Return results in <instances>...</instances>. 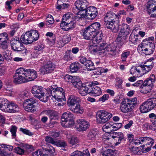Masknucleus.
I'll use <instances>...</instances> for the list:
<instances>
[{"mask_svg":"<svg viewBox=\"0 0 156 156\" xmlns=\"http://www.w3.org/2000/svg\"><path fill=\"white\" fill-rule=\"evenodd\" d=\"M37 77V73L34 69L20 68L16 70L13 82L16 84H20L33 80Z\"/></svg>","mask_w":156,"mask_h":156,"instance_id":"f257e3e1","label":"nucleus"},{"mask_svg":"<svg viewBox=\"0 0 156 156\" xmlns=\"http://www.w3.org/2000/svg\"><path fill=\"white\" fill-rule=\"evenodd\" d=\"M75 24L74 22L72 21L70 13H67L63 16L60 26L64 30L67 31L74 27Z\"/></svg>","mask_w":156,"mask_h":156,"instance_id":"f03ea898","label":"nucleus"},{"mask_svg":"<svg viewBox=\"0 0 156 156\" xmlns=\"http://www.w3.org/2000/svg\"><path fill=\"white\" fill-rule=\"evenodd\" d=\"M31 92L34 97L38 98L41 101L46 102L47 97L44 93L42 87L38 86H34L32 88Z\"/></svg>","mask_w":156,"mask_h":156,"instance_id":"7ed1b4c3","label":"nucleus"},{"mask_svg":"<svg viewBox=\"0 0 156 156\" xmlns=\"http://www.w3.org/2000/svg\"><path fill=\"white\" fill-rule=\"evenodd\" d=\"M156 106V98H150L144 102L140 108L142 113H147L153 109Z\"/></svg>","mask_w":156,"mask_h":156,"instance_id":"20e7f679","label":"nucleus"},{"mask_svg":"<svg viewBox=\"0 0 156 156\" xmlns=\"http://www.w3.org/2000/svg\"><path fill=\"white\" fill-rule=\"evenodd\" d=\"M112 114L104 110L99 111L97 114V120L100 124L107 122L112 116Z\"/></svg>","mask_w":156,"mask_h":156,"instance_id":"39448f33","label":"nucleus"},{"mask_svg":"<svg viewBox=\"0 0 156 156\" xmlns=\"http://www.w3.org/2000/svg\"><path fill=\"white\" fill-rule=\"evenodd\" d=\"M55 68V65L51 61H46L44 62V65L42 66L39 69L41 73L43 74L51 73Z\"/></svg>","mask_w":156,"mask_h":156,"instance_id":"423d86ee","label":"nucleus"},{"mask_svg":"<svg viewBox=\"0 0 156 156\" xmlns=\"http://www.w3.org/2000/svg\"><path fill=\"white\" fill-rule=\"evenodd\" d=\"M143 44L142 47H141L142 53L146 55H149L152 54L154 50L155 45L154 43H146L145 41H143Z\"/></svg>","mask_w":156,"mask_h":156,"instance_id":"0eeeda50","label":"nucleus"},{"mask_svg":"<svg viewBox=\"0 0 156 156\" xmlns=\"http://www.w3.org/2000/svg\"><path fill=\"white\" fill-rule=\"evenodd\" d=\"M102 52L104 55H109L111 56H115L118 55L116 46L111 44L107 46L106 43L105 45L104 48L103 49Z\"/></svg>","mask_w":156,"mask_h":156,"instance_id":"6e6552de","label":"nucleus"},{"mask_svg":"<svg viewBox=\"0 0 156 156\" xmlns=\"http://www.w3.org/2000/svg\"><path fill=\"white\" fill-rule=\"evenodd\" d=\"M104 25L107 28L111 29L114 33L118 31L119 26V20H104Z\"/></svg>","mask_w":156,"mask_h":156,"instance_id":"1a4fd4ad","label":"nucleus"},{"mask_svg":"<svg viewBox=\"0 0 156 156\" xmlns=\"http://www.w3.org/2000/svg\"><path fill=\"white\" fill-rule=\"evenodd\" d=\"M43 149L46 154H44L42 151L38 150L33 153V156H49L53 154L55 152L54 148L51 146L47 148L43 147Z\"/></svg>","mask_w":156,"mask_h":156,"instance_id":"9d476101","label":"nucleus"},{"mask_svg":"<svg viewBox=\"0 0 156 156\" xmlns=\"http://www.w3.org/2000/svg\"><path fill=\"white\" fill-rule=\"evenodd\" d=\"M25 101L27 103V105L24 107V109L29 112H34L36 109L35 104L37 103V101L32 98L27 99Z\"/></svg>","mask_w":156,"mask_h":156,"instance_id":"9b49d317","label":"nucleus"},{"mask_svg":"<svg viewBox=\"0 0 156 156\" xmlns=\"http://www.w3.org/2000/svg\"><path fill=\"white\" fill-rule=\"evenodd\" d=\"M52 96L57 100L58 102H62L66 100L64 90L61 87L58 88L55 93L53 92Z\"/></svg>","mask_w":156,"mask_h":156,"instance_id":"f8f14e48","label":"nucleus"},{"mask_svg":"<svg viewBox=\"0 0 156 156\" xmlns=\"http://www.w3.org/2000/svg\"><path fill=\"white\" fill-rule=\"evenodd\" d=\"M17 37L12 38L10 41L11 49L14 51H20L21 50V48H23V43Z\"/></svg>","mask_w":156,"mask_h":156,"instance_id":"ddd939ff","label":"nucleus"},{"mask_svg":"<svg viewBox=\"0 0 156 156\" xmlns=\"http://www.w3.org/2000/svg\"><path fill=\"white\" fill-rule=\"evenodd\" d=\"M91 83L87 82L85 84H82L80 86L79 88H77L79 89L80 93L83 96H84L87 93L90 94L91 92L90 89L91 87L90 86Z\"/></svg>","mask_w":156,"mask_h":156,"instance_id":"4468645a","label":"nucleus"},{"mask_svg":"<svg viewBox=\"0 0 156 156\" xmlns=\"http://www.w3.org/2000/svg\"><path fill=\"white\" fill-rule=\"evenodd\" d=\"M79 61L81 63L84 65L88 71L93 70L95 69L94 63L91 60L87 59L84 56L80 57Z\"/></svg>","mask_w":156,"mask_h":156,"instance_id":"2eb2a0df","label":"nucleus"},{"mask_svg":"<svg viewBox=\"0 0 156 156\" xmlns=\"http://www.w3.org/2000/svg\"><path fill=\"white\" fill-rule=\"evenodd\" d=\"M105 43H102L95 45L90 44L89 47V50L91 53L95 54L98 51H102L104 49Z\"/></svg>","mask_w":156,"mask_h":156,"instance_id":"dca6fc26","label":"nucleus"},{"mask_svg":"<svg viewBox=\"0 0 156 156\" xmlns=\"http://www.w3.org/2000/svg\"><path fill=\"white\" fill-rule=\"evenodd\" d=\"M87 19L93 20L95 19L97 16L98 11L97 8L94 6H90L87 9Z\"/></svg>","mask_w":156,"mask_h":156,"instance_id":"f3484780","label":"nucleus"},{"mask_svg":"<svg viewBox=\"0 0 156 156\" xmlns=\"http://www.w3.org/2000/svg\"><path fill=\"white\" fill-rule=\"evenodd\" d=\"M110 134L112 138L116 141L115 144L116 146L119 144L122 140H124L123 134L121 132H111Z\"/></svg>","mask_w":156,"mask_h":156,"instance_id":"a211bd4d","label":"nucleus"},{"mask_svg":"<svg viewBox=\"0 0 156 156\" xmlns=\"http://www.w3.org/2000/svg\"><path fill=\"white\" fill-rule=\"evenodd\" d=\"M153 86V83L148 78L146 79L144 82H143V85L140 86V88L146 90L145 93H147L150 92Z\"/></svg>","mask_w":156,"mask_h":156,"instance_id":"6ab92c4d","label":"nucleus"},{"mask_svg":"<svg viewBox=\"0 0 156 156\" xmlns=\"http://www.w3.org/2000/svg\"><path fill=\"white\" fill-rule=\"evenodd\" d=\"M76 122L79 124L78 129L79 131H84L89 128L90 124L85 120L83 119H79L76 120Z\"/></svg>","mask_w":156,"mask_h":156,"instance_id":"aec40b11","label":"nucleus"},{"mask_svg":"<svg viewBox=\"0 0 156 156\" xmlns=\"http://www.w3.org/2000/svg\"><path fill=\"white\" fill-rule=\"evenodd\" d=\"M81 102L80 98L75 95H70L67 101V105L68 106H73L77 103H79Z\"/></svg>","mask_w":156,"mask_h":156,"instance_id":"412c9836","label":"nucleus"},{"mask_svg":"<svg viewBox=\"0 0 156 156\" xmlns=\"http://www.w3.org/2000/svg\"><path fill=\"white\" fill-rule=\"evenodd\" d=\"M103 34L101 31H99L95 33L94 35V37L92 38V42L95 44H100L102 43H105L102 41L104 37Z\"/></svg>","mask_w":156,"mask_h":156,"instance_id":"4be33fe9","label":"nucleus"},{"mask_svg":"<svg viewBox=\"0 0 156 156\" xmlns=\"http://www.w3.org/2000/svg\"><path fill=\"white\" fill-rule=\"evenodd\" d=\"M32 40L29 31L24 35H22L20 37L21 42L24 44H27L32 43L33 42Z\"/></svg>","mask_w":156,"mask_h":156,"instance_id":"5701e85b","label":"nucleus"},{"mask_svg":"<svg viewBox=\"0 0 156 156\" xmlns=\"http://www.w3.org/2000/svg\"><path fill=\"white\" fill-rule=\"evenodd\" d=\"M75 5L80 10H86L88 6V2L86 0H79L75 2Z\"/></svg>","mask_w":156,"mask_h":156,"instance_id":"b1692460","label":"nucleus"},{"mask_svg":"<svg viewBox=\"0 0 156 156\" xmlns=\"http://www.w3.org/2000/svg\"><path fill=\"white\" fill-rule=\"evenodd\" d=\"M18 111L19 107L18 106L13 102L9 101L5 112L14 113L18 112Z\"/></svg>","mask_w":156,"mask_h":156,"instance_id":"393cba45","label":"nucleus"},{"mask_svg":"<svg viewBox=\"0 0 156 156\" xmlns=\"http://www.w3.org/2000/svg\"><path fill=\"white\" fill-rule=\"evenodd\" d=\"M120 109L122 112L125 113L130 112L133 110L132 108L123 99L120 104Z\"/></svg>","mask_w":156,"mask_h":156,"instance_id":"a878e982","label":"nucleus"},{"mask_svg":"<svg viewBox=\"0 0 156 156\" xmlns=\"http://www.w3.org/2000/svg\"><path fill=\"white\" fill-rule=\"evenodd\" d=\"M131 32V30L130 29L129 26L126 24H123L119 33L127 37L128 35Z\"/></svg>","mask_w":156,"mask_h":156,"instance_id":"bb28decb","label":"nucleus"},{"mask_svg":"<svg viewBox=\"0 0 156 156\" xmlns=\"http://www.w3.org/2000/svg\"><path fill=\"white\" fill-rule=\"evenodd\" d=\"M127 37L119 33L115 41L116 43L117 46L119 48H121L124 44L125 41L127 39Z\"/></svg>","mask_w":156,"mask_h":156,"instance_id":"cd10ccee","label":"nucleus"},{"mask_svg":"<svg viewBox=\"0 0 156 156\" xmlns=\"http://www.w3.org/2000/svg\"><path fill=\"white\" fill-rule=\"evenodd\" d=\"M94 33H93L91 30L88 27L84 29L83 31V36L85 39L87 40H91L92 41V38L94 37Z\"/></svg>","mask_w":156,"mask_h":156,"instance_id":"c85d7f7f","label":"nucleus"},{"mask_svg":"<svg viewBox=\"0 0 156 156\" xmlns=\"http://www.w3.org/2000/svg\"><path fill=\"white\" fill-rule=\"evenodd\" d=\"M119 17L118 15L112 12H109L106 13L104 18V20H119Z\"/></svg>","mask_w":156,"mask_h":156,"instance_id":"c756f323","label":"nucleus"},{"mask_svg":"<svg viewBox=\"0 0 156 156\" xmlns=\"http://www.w3.org/2000/svg\"><path fill=\"white\" fill-rule=\"evenodd\" d=\"M123 99L133 110L137 104V98L136 97L130 99L127 98Z\"/></svg>","mask_w":156,"mask_h":156,"instance_id":"7c9ffc66","label":"nucleus"},{"mask_svg":"<svg viewBox=\"0 0 156 156\" xmlns=\"http://www.w3.org/2000/svg\"><path fill=\"white\" fill-rule=\"evenodd\" d=\"M80 141V140L78 138L75 136L71 137L69 140L70 144L73 148H76L79 146Z\"/></svg>","mask_w":156,"mask_h":156,"instance_id":"2f4dec72","label":"nucleus"},{"mask_svg":"<svg viewBox=\"0 0 156 156\" xmlns=\"http://www.w3.org/2000/svg\"><path fill=\"white\" fill-rule=\"evenodd\" d=\"M88 28L91 30L94 34L98 32L101 27V25L99 23L95 22L89 26Z\"/></svg>","mask_w":156,"mask_h":156,"instance_id":"473e14b6","label":"nucleus"},{"mask_svg":"<svg viewBox=\"0 0 156 156\" xmlns=\"http://www.w3.org/2000/svg\"><path fill=\"white\" fill-rule=\"evenodd\" d=\"M44 112L46 115L49 116L51 120L55 119H57V114L55 111L46 110L44 111Z\"/></svg>","mask_w":156,"mask_h":156,"instance_id":"72a5a7b5","label":"nucleus"},{"mask_svg":"<svg viewBox=\"0 0 156 156\" xmlns=\"http://www.w3.org/2000/svg\"><path fill=\"white\" fill-rule=\"evenodd\" d=\"M88 150L86 149L82 152L78 151H74L71 154V156H90Z\"/></svg>","mask_w":156,"mask_h":156,"instance_id":"f704fd0d","label":"nucleus"},{"mask_svg":"<svg viewBox=\"0 0 156 156\" xmlns=\"http://www.w3.org/2000/svg\"><path fill=\"white\" fill-rule=\"evenodd\" d=\"M73 115L70 112H64L62 116L61 122L73 119Z\"/></svg>","mask_w":156,"mask_h":156,"instance_id":"c9c22d12","label":"nucleus"},{"mask_svg":"<svg viewBox=\"0 0 156 156\" xmlns=\"http://www.w3.org/2000/svg\"><path fill=\"white\" fill-rule=\"evenodd\" d=\"M97 133L95 130L94 129L91 130L89 131L87 135V138L88 140L91 141H95L96 139Z\"/></svg>","mask_w":156,"mask_h":156,"instance_id":"e433bc0d","label":"nucleus"},{"mask_svg":"<svg viewBox=\"0 0 156 156\" xmlns=\"http://www.w3.org/2000/svg\"><path fill=\"white\" fill-rule=\"evenodd\" d=\"M82 68V66L78 62L72 63L70 66V70L72 73L76 72Z\"/></svg>","mask_w":156,"mask_h":156,"instance_id":"4c0bfd02","label":"nucleus"},{"mask_svg":"<svg viewBox=\"0 0 156 156\" xmlns=\"http://www.w3.org/2000/svg\"><path fill=\"white\" fill-rule=\"evenodd\" d=\"M91 92L90 93L93 94L94 96H97L100 95L102 93L101 89L99 87L94 86L90 89Z\"/></svg>","mask_w":156,"mask_h":156,"instance_id":"58836bf2","label":"nucleus"},{"mask_svg":"<svg viewBox=\"0 0 156 156\" xmlns=\"http://www.w3.org/2000/svg\"><path fill=\"white\" fill-rule=\"evenodd\" d=\"M72 80L71 83H72L76 88H79L81 85V82L79 77L74 76Z\"/></svg>","mask_w":156,"mask_h":156,"instance_id":"ea45409f","label":"nucleus"},{"mask_svg":"<svg viewBox=\"0 0 156 156\" xmlns=\"http://www.w3.org/2000/svg\"><path fill=\"white\" fill-rule=\"evenodd\" d=\"M142 142L144 143V144L146 146L147 145L152 146L154 142V140L152 138L148 137H144L141 139Z\"/></svg>","mask_w":156,"mask_h":156,"instance_id":"a19ab883","label":"nucleus"},{"mask_svg":"<svg viewBox=\"0 0 156 156\" xmlns=\"http://www.w3.org/2000/svg\"><path fill=\"white\" fill-rule=\"evenodd\" d=\"M130 52L129 51H123L121 55V62L122 63H125L127 58L130 56Z\"/></svg>","mask_w":156,"mask_h":156,"instance_id":"79ce46f5","label":"nucleus"},{"mask_svg":"<svg viewBox=\"0 0 156 156\" xmlns=\"http://www.w3.org/2000/svg\"><path fill=\"white\" fill-rule=\"evenodd\" d=\"M155 5V3H154L153 1L149 0L148 2L147 7V10L149 14H150L152 13L153 9L155 8V7H156Z\"/></svg>","mask_w":156,"mask_h":156,"instance_id":"37998d69","label":"nucleus"},{"mask_svg":"<svg viewBox=\"0 0 156 156\" xmlns=\"http://www.w3.org/2000/svg\"><path fill=\"white\" fill-rule=\"evenodd\" d=\"M1 100L0 109L2 111L5 112L9 101L7 99L4 98H2V99Z\"/></svg>","mask_w":156,"mask_h":156,"instance_id":"c03bdc74","label":"nucleus"},{"mask_svg":"<svg viewBox=\"0 0 156 156\" xmlns=\"http://www.w3.org/2000/svg\"><path fill=\"white\" fill-rule=\"evenodd\" d=\"M0 155L2 156H13L12 154L8 153L5 150V144L0 145Z\"/></svg>","mask_w":156,"mask_h":156,"instance_id":"a18cd8bd","label":"nucleus"},{"mask_svg":"<svg viewBox=\"0 0 156 156\" xmlns=\"http://www.w3.org/2000/svg\"><path fill=\"white\" fill-rule=\"evenodd\" d=\"M31 37L33 39V42L37 40L39 38V34L36 30H31L29 31Z\"/></svg>","mask_w":156,"mask_h":156,"instance_id":"49530a36","label":"nucleus"},{"mask_svg":"<svg viewBox=\"0 0 156 156\" xmlns=\"http://www.w3.org/2000/svg\"><path fill=\"white\" fill-rule=\"evenodd\" d=\"M62 125L66 127H71L73 126L74 124L73 119L61 122Z\"/></svg>","mask_w":156,"mask_h":156,"instance_id":"de8ad7c7","label":"nucleus"},{"mask_svg":"<svg viewBox=\"0 0 156 156\" xmlns=\"http://www.w3.org/2000/svg\"><path fill=\"white\" fill-rule=\"evenodd\" d=\"M76 105V106L75 108L72 107L70 108V110L75 113L77 114L82 113L83 111L80 107L79 103H77Z\"/></svg>","mask_w":156,"mask_h":156,"instance_id":"09e8293b","label":"nucleus"},{"mask_svg":"<svg viewBox=\"0 0 156 156\" xmlns=\"http://www.w3.org/2000/svg\"><path fill=\"white\" fill-rule=\"evenodd\" d=\"M112 124L107 123L103 126L102 129L104 131L107 133L112 132Z\"/></svg>","mask_w":156,"mask_h":156,"instance_id":"8fccbe9b","label":"nucleus"},{"mask_svg":"<svg viewBox=\"0 0 156 156\" xmlns=\"http://www.w3.org/2000/svg\"><path fill=\"white\" fill-rule=\"evenodd\" d=\"M138 36L137 35H135L133 34H131L129 37V41L131 42L132 43L134 44H136L138 41L137 38Z\"/></svg>","mask_w":156,"mask_h":156,"instance_id":"3c124183","label":"nucleus"},{"mask_svg":"<svg viewBox=\"0 0 156 156\" xmlns=\"http://www.w3.org/2000/svg\"><path fill=\"white\" fill-rule=\"evenodd\" d=\"M58 87L55 85H53L49 87L47 90L48 94L49 95L52 96V93L53 92L55 93L57 90Z\"/></svg>","mask_w":156,"mask_h":156,"instance_id":"603ef678","label":"nucleus"},{"mask_svg":"<svg viewBox=\"0 0 156 156\" xmlns=\"http://www.w3.org/2000/svg\"><path fill=\"white\" fill-rule=\"evenodd\" d=\"M114 152L111 149H108L106 151L102 152L101 154L102 156H113Z\"/></svg>","mask_w":156,"mask_h":156,"instance_id":"864d4df0","label":"nucleus"},{"mask_svg":"<svg viewBox=\"0 0 156 156\" xmlns=\"http://www.w3.org/2000/svg\"><path fill=\"white\" fill-rule=\"evenodd\" d=\"M44 45L42 44H40L38 45L37 46H36L35 48L34 53H36V54H37L38 51H39L40 53L42 52L43 51V49L44 48Z\"/></svg>","mask_w":156,"mask_h":156,"instance_id":"5fc2aeb1","label":"nucleus"},{"mask_svg":"<svg viewBox=\"0 0 156 156\" xmlns=\"http://www.w3.org/2000/svg\"><path fill=\"white\" fill-rule=\"evenodd\" d=\"M87 9L86 10H80L78 16L79 18H85L87 19Z\"/></svg>","mask_w":156,"mask_h":156,"instance_id":"6e6d98bb","label":"nucleus"},{"mask_svg":"<svg viewBox=\"0 0 156 156\" xmlns=\"http://www.w3.org/2000/svg\"><path fill=\"white\" fill-rule=\"evenodd\" d=\"M54 22V20L52 16L51 15H48L46 18V25L49 26L53 24Z\"/></svg>","mask_w":156,"mask_h":156,"instance_id":"4d7b16f0","label":"nucleus"},{"mask_svg":"<svg viewBox=\"0 0 156 156\" xmlns=\"http://www.w3.org/2000/svg\"><path fill=\"white\" fill-rule=\"evenodd\" d=\"M140 69L137 68V66H133L130 70V73L133 75L135 74L137 72L139 74L140 73Z\"/></svg>","mask_w":156,"mask_h":156,"instance_id":"13d9d810","label":"nucleus"},{"mask_svg":"<svg viewBox=\"0 0 156 156\" xmlns=\"http://www.w3.org/2000/svg\"><path fill=\"white\" fill-rule=\"evenodd\" d=\"M4 59H5L7 61H9L12 59V57L11 56V53L8 51H5L3 52Z\"/></svg>","mask_w":156,"mask_h":156,"instance_id":"bf43d9fd","label":"nucleus"},{"mask_svg":"<svg viewBox=\"0 0 156 156\" xmlns=\"http://www.w3.org/2000/svg\"><path fill=\"white\" fill-rule=\"evenodd\" d=\"M149 117L151 119V121L153 124L155 126V130H156V115L154 113H152L149 115Z\"/></svg>","mask_w":156,"mask_h":156,"instance_id":"052dcab7","label":"nucleus"},{"mask_svg":"<svg viewBox=\"0 0 156 156\" xmlns=\"http://www.w3.org/2000/svg\"><path fill=\"white\" fill-rule=\"evenodd\" d=\"M17 127L14 126H12L10 129V131L11 133L12 136L15 138L16 136Z\"/></svg>","mask_w":156,"mask_h":156,"instance_id":"680f3d73","label":"nucleus"},{"mask_svg":"<svg viewBox=\"0 0 156 156\" xmlns=\"http://www.w3.org/2000/svg\"><path fill=\"white\" fill-rule=\"evenodd\" d=\"M153 60L154 58H151L144 63V65L153 68L154 64V63L153 62Z\"/></svg>","mask_w":156,"mask_h":156,"instance_id":"e2e57ef3","label":"nucleus"},{"mask_svg":"<svg viewBox=\"0 0 156 156\" xmlns=\"http://www.w3.org/2000/svg\"><path fill=\"white\" fill-rule=\"evenodd\" d=\"M45 140L47 143H51L55 145L56 140L49 136H46L45 138Z\"/></svg>","mask_w":156,"mask_h":156,"instance_id":"0e129e2a","label":"nucleus"},{"mask_svg":"<svg viewBox=\"0 0 156 156\" xmlns=\"http://www.w3.org/2000/svg\"><path fill=\"white\" fill-rule=\"evenodd\" d=\"M8 39L7 34L4 32L0 34V42L8 40Z\"/></svg>","mask_w":156,"mask_h":156,"instance_id":"69168bd1","label":"nucleus"},{"mask_svg":"<svg viewBox=\"0 0 156 156\" xmlns=\"http://www.w3.org/2000/svg\"><path fill=\"white\" fill-rule=\"evenodd\" d=\"M130 150L131 152L134 154L139 155L140 154V151L138 147H132L130 148Z\"/></svg>","mask_w":156,"mask_h":156,"instance_id":"338daca9","label":"nucleus"},{"mask_svg":"<svg viewBox=\"0 0 156 156\" xmlns=\"http://www.w3.org/2000/svg\"><path fill=\"white\" fill-rule=\"evenodd\" d=\"M122 126L121 123L115 124L113 125L112 124V132L118 130L120 129Z\"/></svg>","mask_w":156,"mask_h":156,"instance_id":"774afa93","label":"nucleus"}]
</instances>
